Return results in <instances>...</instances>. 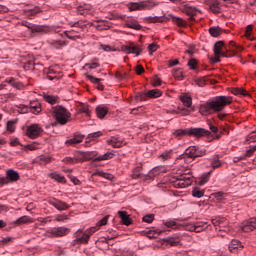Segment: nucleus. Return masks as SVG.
I'll use <instances>...</instances> for the list:
<instances>
[{
  "label": "nucleus",
  "mask_w": 256,
  "mask_h": 256,
  "mask_svg": "<svg viewBox=\"0 0 256 256\" xmlns=\"http://www.w3.org/2000/svg\"><path fill=\"white\" fill-rule=\"evenodd\" d=\"M233 98L230 96H218L212 101H208L200 106L201 115H209L212 111L219 112L223 111L224 107L231 105Z\"/></svg>",
  "instance_id": "f257e3e1"
},
{
  "label": "nucleus",
  "mask_w": 256,
  "mask_h": 256,
  "mask_svg": "<svg viewBox=\"0 0 256 256\" xmlns=\"http://www.w3.org/2000/svg\"><path fill=\"white\" fill-rule=\"evenodd\" d=\"M109 221V215H106L103 219H101L96 226L89 228L88 230H86L85 232H83V230H78L75 233V240L74 243H78V244H87L89 243V239L91 237V235H93V233H95L96 231H99V229H101V227H103V225H107V222Z\"/></svg>",
  "instance_id": "f03ea898"
},
{
  "label": "nucleus",
  "mask_w": 256,
  "mask_h": 256,
  "mask_svg": "<svg viewBox=\"0 0 256 256\" xmlns=\"http://www.w3.org/2000/svg\"><path fill=\"white\" fill-rule=\"evenodd\" d=\"M52 114L60 125H67L69 119H71V112L60 105L52 107Z\"/></svg>",
  "instance_id": "7ed1b4c3"
},
{
  "label": "nucleus",
  "mask_w": 256,
  "mask_h": 256,
  "mask_svg": "<svg viewBox=\"0 0 256 256\" xmlns=\"http://www.w3.org/2000/svg\"><path fill=\"white\" fill-rule=\"evenodd\" d=\"M225 45L223 41H218L214 45V54L215 58L213 59L214 63H219L221 61L220 57H235L237 55V51L232 48V51L226 52Z\"/></svg>",
  "instance_id": "20e7f679"
},
{
  "label": "nucleus",
  "mask_w": 256,
  "mask_h": 256,
  "mask_svg": "<svg viewBox=\"0 0 256 256\" xmlns=\"http://www.w3.org/2000/svg\"><path fill=\"white\" fill-rule=\"evenodd\" d=\"M205 155H207V150L205 148L199 146H190L179 157L180 159H186V157H188V159L195 161L197 157H203Z\"/></svg>",
  "instance_id": "39448f33"
},
{
  "label": "nucleus",
  "mask_w": 256,
  "mask_h": 256,
  "mask_svg": "<svg viewBox=\"0 0 256 256\" xmlns=\"http://www.w3.org/2000/svg\"><path fill=\"white\" fill-rule=\"evenodd\" d=\"M173 183L174 187H177L178 189H185L186 187L191 186L193 183V176L191 175V171L176 176V180L173 181Z\"/></svg>",
  "instance_id": "423d86ee"
},
{
  "label": "nucleus",
  "mask_w": 256,
  "mask_h": 256,
  "mask_svg": "<svg viewBox=\"0 0 256 256\" xmlns=\"http://www.w3.org/2000/svg\"><path fill=\"white\" fill-rule=\"evenodd\" d=\"M155 7H157V3L154 1L132 2L129 4L130 11H143V9L151 10Z\"/></svg>",
  "instance_id": "0eeeda50"
},
{
  "label": "nucleus",
  "mask_w": 256,
  "mask_h": 256,
  "mask_svg": "<svg viewBox=\"0 0 256 256\" xmlns=\"http://www.w3.org/2000/svg\"><path fill=\"white\" fill-rule=\"evenodd\" d=\"M20 176L19 172L9 169L6 171V177H0V187H3V185H9V182L15 183L19 181Z\"/></svg>",
  "instance_id": "6e6552de"
},
{
  "label": "nucleus",
  "mask_w": 256,
  "mask_h": 256,
  "mask_svg": "<svg viewBox=\"0 0 256 256\" xmlns=\"http://www.w3.org/2000/svg\"><path fill=\"white\" fill-rule=\"evenodd\" d=\"M121 51L128 54H134L136 57H139L141 53H143V49L139 47V45L134 44L133 42H130L127 45H123L121 47Z\"/></svg>",
  "instance_id": "1a4fd4ad"
},
{
  "label": "nucleus",
  "mask_w": 256,
  "mask_h": 256,
  "mask_svg": "<svg viewBox=\"0 0 256 256\" xmlns=\"http://www.w3.org/2000/svg\"><path fill=\"white\" fill-rule=\"evenodd\" d=\"M41 133H43V128L39 124H31L27 128L26 135L30 139H37V137H41Z\"/></svg>",
  "instance_id": "9d476101"
},
{
  "label": "nucleus",
  "mask_w": 256,
  "mask_h": 256,
  "mask_svg": "<svg viewBox=\"0 0 256 256\" xmlns=\"http://www.w3.org/2000/svg\"><path fill=\"white\" fill-rule=\"evenodd\" d=\"M189 129V135L191 137H196L197 139H200L201 137H209L211 135V132L204 128H188Z\"/></svg>",
  "instance_id": "9b49d317"
},
{
  "label": "nucleus",
  "mask_w": 256,
  "mask_h": 256,
  "mask_svg": "<svg viewBox=\"0 0 256 256\" xmlns=\"http://www.w3.org/2000/svg\"><path fill=\"white\" fill-rule=\"evenodd\" d=\"M69 233H71V229L67 227H54L49 230L51 237H65V235H69Z\"/></svg>",
  "instance_id": "f8f14e48"
},
{
  "label": "nucleus",
  "mask_w": 256,
  "mask_h": 256,
  "mask_svg": "<svg viewBox=\"0 0 256 256\" xmlns=\"http://www.w3.org/2000/svg\"><path fill=\"white\" fill-rule=\"evenodd\" d=\"M49 205H52V207H55L58 211H67L69 209V204L67 202H63L62 200H59L57 198H50L48 200Z\"/></svg>",
  "instance_id": "ddd939ff"
},
{
  "label": "nucleus",
  "mask_w": 256,
  "mask_h": 256,
  "mask_svg": "<svg viewBox=\"0 0 256 256\" xmlns=\"http://www.w3.org/2000/svg\"><path fill=\"white\" fill-rule=\"evenodd\" d=\"M211 223L216 227V231H227L225 227H227L228 222L224 217H216L211 220Z\"/></svg>",
  "instance_id": "4468645a"
},
{
  "label": "nucleus",
  "mask_w": 256,
  "mask_h": 256,
  "mask_svg": "<svg viewBox=\"0 0 256 256\" xmlns=\"http://www.w3.org/2000/svg\"><path fill=\"white\" fill-rule=\"evenodd\" d=\"M241 229L244 233H250V231H254V229H256V217L245 220L241 225Z\"/></svg>",
  "instance_id": "2eb2a0df"
},
{
  "label": "nucleus",
  "mask_w": 256,
  "mask_h": 256,
  "mask_svg": "<svg viewBox=\"0 0 256 256\" xmlns=\"http://www.w3.org/2000/svg\"><path fill=\"white\" fill-rule=\"evenodd\" d=\"M182 13H185L186 15H188L189 21H195V15H197V13H199V10H197V8L193 7V6H189V5H185L182 8Z\"/></svg>",
  "instance_id": "dca6fc26"
},
{
  "label": "nucleus",
  "mask_w": 256,
  "mask_h": 256,
  "mask_svg": "<svg viewBox=\"0 0 256 256\" xmlns=\"http://www.w3.org/2000/svg\"><path fill=\"white\" fill-rule=\"evenodd\" d=\"M245 246L237 239H233L228 246L230 253H239Z\"/></svg>",
  "instance_id": "f3484780"
},
{
  "label": "nucleus",
  "mask_w": 256,
  "mask_h": 256,
  "mask_svg": "<svg viewBox=\"0 0 256 256\" xmlns=\"http://www.w3.org/2000/svg\"><path fill=\"white\" fill-rule=\"evenodd\" d=\"M209 223L207 222H196L195 224L190 226V231H194L195 233H201V231H205V229H209Z\"/></svg>",
  "instance_id": "a211bd4d"
},
{
  "label": "nucleus",
  "mask_w": 256,
  "mask_h": 256,
  "mask_svg": "<svg viewBox=\"0 0 256 256\" xmlns=\"http://www.w3.org/2000/svg\"><path fill=\"white\" fill-rule=\"evenodd\" d=\"M108 145L114 147V149H119L123 147V140L117 136H112L111 139L107 140Z\"/></svg>",
  "instance_id": "6ab92c4d"
},
{
  "label": "nucleus",
  "mask_w": 256,
  "mask_h": 256,
  "mask_svg": "<svg viewBox=\"0 0 256 256\" xmlns=\"http://www.w3.org/2000/svg\"><path fill=\"white\" fill-rule=\"evenodd\" d=\"M83 139H85V136L83 134H76L74 138H71L66 141V145H79V143H83Z\"/></svg>",
  "instance_id": "aec40b11"
},
{
  "label": "nucleus",
  "mask_w": 256,
  "mask_h": 256,
  "mask_svg": "<svg viewBox=\"0 0 256 256\" xmlns=\"http://www.w3.org/2000/svg\"><path fill=\"white\" fill-rule=\"evenodd\" d=\"M28 109L30 110V113L38 115V113H41V103H39V101H32L30 102Z\"/></svg>",
  "instance_id": "412c9836"
},
{
  "label": "nucleus",
  "mask_w": 256,
  "mask_h": 256,
  "mask_svg": "<svg viewBox=\"0 0 256 256\" xmlns=\"http://www.w3.org/2000/svg\"><path fill=\"white\" fill-rule=\"evenodd\" d=\"M118 215L123 223V225L129 226L133 223V220L129 217L126 211H119Z\"/></svg>",
  "instance_id": "4be33fe9"
},
{
  "label": "nucleus",
  "mask_w": 256,
  "mask_h": 256,
  "mask_svg": "<svg viewBox=\"0 0 256 256\" xmlns=\"http://www.w3.org/2000/svg\"><path fill=\"white\" fill-rule=\"evenodd\" d=\"M102 135H103V132L101 131L88 134L85 141V147H89V143H91V141H95V139L101 137Z\"/></svg>",
  "instance_id": "5701e85b"
},
{
  "label": "nucleus",
  "mask_w": 256,
  "mask_h": 256,
  "mask_svg": "<svg viewBox=\"0 0 256 256\" xmlns=\"http://www.w3.org/2000/svg\"><path fill=\"white\" fill-rule=\"evenodd\" d=\"M163 173V167H155L153 168L146 176L145 179H153Z\"/></svg>",
  "instance_id": "b1692460"
},
{
  "label": "nucleus",
  "mask_w": 256,
  "mask_h": 256,
  "mask_svg": "<svg viewBox=\"0 0 256 256\" xmlns=\"http://www.w3.org/2000/svg\"><path fill=\"white\" fill-rule=\"evenodd\" d=\"M209 9L212 13H221V3L218 0H212L209 4Z\"/></svg>",
  "instance_id": "393cba45"
},
{
  "label": "nucleus",
  "mask_w": 256,
  "mask_h": 256,
  "mask_svg": "<svg viewBox=\"0 0 256 256\" xmlns=\"http://www.w3.org/2000/svg\"><path fill=\"white\" fill-rule=\"evenodd\" d=\"M49 45L53 47L54 49H61V47L67 46L68 41H63V40H50Z\"/></svg>",
  "instance_id": "a878e982"
},
{
  "label": "nucleus",
  "mask_w": 256,
  "mask_h": 256,
  "mask_svg": "<svg viewBox=\"0 0 256 256\" xmlns=\"http://www.w3.org/2000/svg\"><path fill=\"white\" fill-rule=\"evenodd\" d=\"M107 113H109V108L105 106L96 107V115L97 117H99V119L105 118V115H107Z\"/></svg>",
  "instance_id": "bb28decb"
},
{
  "label": "nucleus",
  "mask_w": 256,
  "mask_h": 256,
  "mask_svg": "<svg viewBox=\"0 0 256 256\" xmlns=\"http://www.w3.org/2000/svg\"><path fill=\"white\" fill-rule=\"evenodd\" d=\"M44 101L46 103H49L50 105H55L56 103H59V97L55 95H49V94H44Z\"/></svg>",
  "instance_id": "cd10ccee"
},
{
  "label": "nucleus",
  "mask_w": 256,
  "mask_h": 256,
  "mask_svg": "<svg viewBox=\"0 0 256 256\" xmlns=\"http://www.w3.org/2000/svg\"><path fill=\"white\" fill-rule=\"evenodd\" d=\"M87 79H89L91 83H95V85H97V89H99L100 91H103V89H105V86L101 84V78H95L92 75H87Z\"/></svg>",
  "instance_id": "c85d7f7f"
},
{
  "label": "nucleus",
  "mask_w": 256,
  "mask_h": 256,
  "mask_svg": "<svg viewBox=\"0 0 256 256\" xmlns=\"http://www.w3.org/2000/svg\"><path fill=\"white\" fill-rule=\"evenodd\" d=\"M45 73L47 75V79H49L50 81H53L55 79H59V77H57V74L59 72H57L55 69L53 68H48L45 70Z\"/></svg>",
  "instance_id": "c756f323"
},
{
  "label": "nucleus",
  "mask_w": 256,
  "mask_h": 256,
  "mask_svg": "<svg viewBox=\"0 0 256 256\" xmlns=\"http://www.w3.org/2000/svg\"><path fill=\"white\" fill-rule=\"evenodd\" d=\"M94 176L103 177L104 179H107L108 181H113L115 179V176L113 174L103 172V171H96L93 173Z\"/></svg>",
  "instance_id": "7c9ffc66"
},
{
  "label": "nucleus",
  "mask_w": 256,
  "mask_h": 256,
  "mask_svg": "<svg viewBox=\"0 0 256 256\" xmlns=\"http://www.w3.org/2000/svg\"><path fill=\"white\" fill-rule=\"evenodd\" d=\"M145 177H147V175H143L141 173L140 166H137L136 168H134L133 173H132V179H147Z\"/></svg>",
  "instance_id": "2f4dec72"
},
{
  "label": "nucleus",
  "mask_w": 256,
  "mask_h": 256,
  "mask_svg": "<svg viewBox=\"0 0 256 256\" xmlns=\"http://www.w3.org/2000/svg\"><path fill=\"white\" fill-rule=\"evenodd\" d=\"M126 27H129V29H135L136 31H140V29H141L139 22H137V20H133V19L126 21Z\"/></svg>",
  "instance_id": "473e14b6"
},
{
  "label": "nucleus",
  "mask_w": 256,
  "mask_h": 256,
  "mask_svg": "<svg viewBox=\"0 0 256 256\" xmlns=\"http://www.w3.org/2000/svg\"><path fill=\"white\" fill-rule=\"evenodd\" d=\"M146 97L150 99H157V97H161V90L153 89L146 92Z\"/></svg>",
  "instance_id": "72a5a7b5"
},
{
  "label": "nucleus",
  "mask_w": 256,
  "mask_h": 256,
  "mask_svg": "<svg viewBox=\"0 0 256 256\" xmlns=\"http://www.w3.org/2000/svg\"><path fill=\"white\" fill-rule=\"evenodd\" d=\"M32 33H49V27L34 25V28H32Z\"/></svg>",
  "instance_id": "f704fd0d"
},
{
  "label": "nucleus",
  "mask_w": 256,
  "mask_h": 256,
  "mask_svg": "<svg viewBox=\"0 0 256 256\" xmlns=\"http://www.w3.org/2000/svg\"><path fill=\"white\" fill-rule=\"evenodd\" d=\"M173 23H176V25H178V27H186L187 26V22L185 20H183V18H179L177 16H173L170 15Z\"/></svg>",
  "instance_id": "c9c22d12"
},
{
  "label": "nucleus",
  "mask_w": 256,
  "mask_h": 256,
  "mask_svg": "<svg viewBox=\"0 0 256 256\" xmlns=\"http://www.w3.org/2000/svg\"><path fill=\"white\" fill-rule=\"evenodd\" d=\"M173 135L174 137L181 139L182 137H185V135H189V128L175 130Z\"/></svg>",
  "instance_id": "e433bc0d"
},
{
  "label": "nucleus",
  "mask_w": 256,
  "mask_h": 256,
  "mask_svg": "<svg viewBox=\"0 0 256 256\" xmlns=\"http://www.w3.org/2000/svg\"><path fill=\"white\" fill-rule=\"evenodd\" d=\"M114 154L112 152H106L94 159V161H108V159H113Z\"/></svg>",
  "instance_id": "4c0bfd02"
},
{
  "label": "nucleus",
  "mask_w": 256,
  "mask_h": 256,
  "mask_svg": "<svg viewBox=\"0 0 256 256\" xmlns=\"http://www.w3.org/2000/svg\"><path fill=\"white\" fill-rule=\"evenodd\" d=\"M31 223V218L29 216H22L14 221V225H25Z\"/></svg>",
  "instance_id": "58836bf2"
},
{
  "label": "nucleus",
  "mask_w": 256,
  "mask_h": 256,
  "mask_svg": "<svg viewBox=\"0 0 256 256\" xmlns=\"http://www.w3.org/2000/svg\"><path fill=\"white\" fill-rule=\"evenodd\" d=\"M51 177H52V179H54L58 183H66L67 182V179H65V176H63V175H61L57 172L52 173Z\"/></svg>",
  "instance_id": "ea45409f"
},
{
  "label": "nucleus",
  "mask_w": 256,
  "mask_h": 256,
  "mask_svg": "<svg viewBox=\"0 0 256 256\" xmlns=\"http://www.w3.org/2000/svg\"><path fill=\"white\" fill-rule=\"evenodd\" d=\"M209 33H210L211 37H219L221 35V33H223V30H221V28H219V27H210Z\"/></svg>",
  "instance_id": "a19ab883"
},
{
  "label": "nucleus",
  "mask_w": 256,
  "mask_h": 256,
  "mask_svg": "<svg viewBox=\"0 0 256 256\" xmlns=\"http://www.w3.org/2000/svg\"><path fill=\"white\" fill-rule=\"evenodd\" d=\"M64 33H65L66 37L68 39H71L72 41H75V39L81 38L80 36L75 35V33H79V31H77V30L65 31Z\"/></svg>",
  "instance_id": "79ce46f5"
},
{
  "label": "nucleus",
  "mask_w": 256,
  "mask_h": 256,
  "mask_svg": "<svg viewBox=\"0 0 256 256\" xmlns=\"http://www.w3.org/2000/svg\"><path fill=\"white\" fill-rule=\"evenodd\" d=\"M84 161H87L86 156H85V152H81V151L77 152L75 154V162L76 163H84Z\"/></svg>",
  "instance_id": "37998d69"
},
{
  "label": "nucleus",
  "mask_w": 256,
  "mask_h": 256,
  "mask_svg": "<svg viewBox=\"0 0 256 256\" xmlns=\"http://www.w3.org/2000/svg\"><path fill=\"white\" fill-rule=\"evenodd\" d=\"M36 65H39V64H36L33 59H30V60H28L27 62L24 63V69L26 71H31V70L35 69Z\"/></svg>",
  "instance_id": "c03bdc74"
},
{
  "label": "nucleus",
  "mask_w": 256,
  "mask_h": 256,
  "mask_svg": "<svg viewBox=\"0 0 256 256\" xmlns=\"http://www.w3.org/2000/svg\"><path fill=\"white\" fill-rule=\"evenodd\" d=\"M180 99L183 105H185V107H191V105H193V100L191 99V96L184 95V96H181Z\"/></svg>",
  "instance_id": "a18cd8bd"
},
{
  "label": "nucleus",
  "mask_w": 256,
  "mask_h": 256,
  "mask_svg": "<svg viewBox=\"0 0 256 256\" xmlns=\"http://www.w3.org/2000/svg\"><path fill=\"white\" fill-rule=\"evenodd\" d=\"M195 82L198 85V87H205V85H207V82H209V77L204 76V77L198 78L195 80Z\"/></svg>",
  "instance_id": "49530a36"
},
{
  "label": "nucleus",
  "mask_w": 256,
  "mask_h": 256,
  "mask_svg": "<svg viewBox=\"0 0 256 256\" xmlns=\"http://www.w3.org/2000/svg\"><path fill=\"white\" fill-rule=\"evenodd\" d=\"M232 93H233V95H242L243 97H247V95H249L247 90H245L243 88H234L232 90Z\"/></svg>",
  "instance_id": "de8ad7c7"
},
{
  "label": "nucleus",
  "mask_w": 256,
  "mask_h": 256,
  "mask_svg": "<svg viewBox=\"0 0 256 256\" xmlns=\"http://www.w3.org/2000/svg\"><path fill=\"white\" fill-rule=\"evenodd\" d=\"M164 225L167 229H179V227H181V225L177 224V222L173 220L165 222Z\"/></svg>",
  "instance_id": "09e8293b"
},
{
  "label": "nucleus",
  "mask_w": 256,
  "mask_h": 256,
  "mask_svg": "<svg viewBox=\"0 0 256 256\" xmlns=\"http://www.w3.org/2000/svg\"><path fill=\"white\" fill-rule=\"evenodd\" d=\"M192 195L193 197H197L198 199H201V197L205 195V190H201L198 187H196L192 190Z\"/></svg>",
  "instance_id": "8fccbe9b"
},
{
  "label": "nucleus",
  "mask_w": 256,
  "mask_h": 256,
  "mask_svg": "<svg viewBox=\"0 0 256 256\" xmlns=\"http://www.w3.org/2000/svg\"><path fill=\"white\" fill-rule=\"evenodd\" d=\"M172 73L175 79H178V81H183V70L181 68L173 70Z\"/></svg>",
  "instance_id": "3c124183"
},
{
  "label": "nucleus",
  "mask_w": 256,
  "mask_h": 256,
  "mask_svg": "<svg viewBox=\"0 0 256 256\" xmlns=\"http://www.w3.org/2000/svg\"><path fill=\"white\" fill-rule=\"evenodd\" d=\"M211 165L213 169H218V167H221V160H219V156H214L212 158Z\"/></svg>",
  "instance_id": "603ef678"
},
{
  "label": "nucleus",
  "mask_w": 256,
  "mask_h": 256,
  "mask_svg": "<svg viewBox=\"0 0 256 256\" xmlns=\"http://www.w3.org/2000/svg\"><path fill=\"white\" fill-rule=\"evenodd\" d=\"M166 243L171 245V247H177V245L180 243V240L179 238H167Z\"/></svg>",
  "instance_id": "864d4df0"
},
{
  "label": "nucleus",
  "mask_w": 256,
  "mask_h": 256,
  "mask_svg": "<svg viewBox=\"0 0 256 256\" xmlns=\"http://www.w3.org/2000/svg\"><path fill=\"white\" fill-rule=\"evenodd\" d=\"M9 84L16 89H23V84L21 82H17L15 79L11 78L9 80Z\"/></svg>",
  "instance_id": "5fc2aeb1"
},
{
  "label": "nucleus",
  "mask_w": 256,
  "mask_h": 256,
  "mask_svg": "<svg viewBox=\"0 0 256 256\" xmlns=\"http://www.w3.org/2000/svg\"><path fill=\"white\" fill-rule=\"evenodd\" d=\"M136 101H147V92H140L136 94Z\"/></svg>",
  "instance_id": "6e6d98bb"
},
{
  "label": "nucleus",
  "mask_w": 256,
  "mask_h": 256,
  "mask_svg": "<svg viewBox=\"0 0 256 256\" xmlns=\"http://www.w3.org/2000/svg\"><path fill=\"white\" fill-rule=\"evenodd\" d=\"M142 221H144V223H151L152 221H155V215L147 214L142 218Z\"/></svg>",
  "instance_id": "4d7b16f0"
},
{
  "label": "nucleus",
  "mask_w": 256,
  "mask_h": 256,
  "mask_svg": "<svg viewBox=\"0 0 256 256\" xmlns=\"http://www.w3.org/2000/svg\"><path fill=\"white\" fill-rule=\"evenodd\" d=\"M41 11V9H39V7H36L34 9L28 10L26 12V15H28V17H35V15H37V13H39Z\"/></svg>",
  "instance_id": "13d9d810"
},
{
  "label": "nucleus",
  "mask_w": 256,
  "mask_h": 256,
  "mask_svg": "<svg viewBox=\"0 0 256 256\" xmlns=\"http://www.w3.org/2000/svg\"><path fill=\"white\" fill-rule=\"evenodd\" d=\"M29 106L27 105H23V104H20L18 106V113H22V114H25V113H29Z\"/></svg>",
  "instance_id": "bf43d9fd"
},
{
  "label": "nucleus",
  "mask_w": 256,
  "mask_h": 256,
  "mask_svg": "<svg viewBox=\"0 0 256 256\" xmlns=\"http://www.w3.org/2000/svg\"><path fill=\"white\" fill-rule=\"evenodd\" d=\"M161 233H163V231L161 230H150L148 231V237L151 238H155L157 237V235H161Z\"/></svg>",
  "instance_id": "052dcab7"
},
{
  "label": "nucleus",
  "mask_w": 256,
  "mask_h": 256,
  "mask_svg": "<svg viewBox=\"0 0 256 256\" xmlns=\"http://www.w3.org/2000/svg\"><path fill=\"white\" fill-rule=\"evenodd\" d=\"M80 113H85V115H87V117L91 116V110L89 109V105H83L80 108Z\"/></svg>",
  "instance_id": "680f3d73"
},
{
  "label": "nucleus",
  "mask_w": 256,
  "mask_h": 256,
  "mask_svg": "<svg viewBox=\"0 0 256 256\" xmlns=\"http://www.w3.org/2000/svg\"><path fill=\"white\" fill-rule=\"evenodd\" d=\"M197 60L195 58H192L188 61V67H190V69H192L193 71H195V69H197Z\"/></svg>",
  "instance_id": "e2e57ef3"
},
{
  "label": "nucleus",
  "mask_w": 256,
  "mask_h": 256,
  "mask_svg": "<svg viewBox=\"0 0 256 256\" xmlns=\"http://www.w3.org/2000/svg\"><path fill=\"white\" fill-rule=\"evenodd\" d=\"M171 155H172L171 150L166 151L160 155V159H162V161H167V159H171Z\"/></svg>",
  "instance_id": "0e129e2a"
},
{
  "label": "nucleus",
  "mask_w": 256,
  "mask_h": 256,
  "mask_svg": "<svg viewBox=\"0 0 256 256\" xmlns=\"http://www.w3.org/2000/svg\"><path fill=\"white\" fill-rule=\"evenodd\" d=\"M86 161H91L97 157V152H85Z\"/></svg>",
  "instance_id": "69168bd1"
},
{
  "label": "nucleus",
  "mask_w": 256,
  "mask_h": 256,
  "mask_svg": "<svg viewBox=\"0 0 256 256\" xmlns=\"http://www.w3.org/2000/svg\"><path fill=\"white\" fill-rule=\"evenodd\" d=\"M63 162L66 163V165H75V163H77L75 161V157L74 158L73 157H65L63 159Z\"/></svg>",
  "instance_id": "338daca9"
},
{
  "label": "nucleus",
  "mask_w": 256,
  "mask_h": 256,
  "mask_svg": "<svg viewBox=\"0 0 256 256\" xmlns=\"http://www.w3.org/2000/svg\"><path fill=\"white\" fill-rule=\"evenodd\" d=\"M252 31H253V26L248 25L245 31V36L247 37V39H250L251 41H253V38H251Z\"/></svg>",
  "instance_id": "774afa93"
}]
</instances>
